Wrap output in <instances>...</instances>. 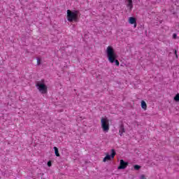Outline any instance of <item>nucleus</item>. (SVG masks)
Here are the masks:
<instances>
[{"mask_svg": "<svg viewBox=\"0 0 179 179\" xmlns=\"http://www.w3.org/2000/svg\"><path fill=\"white\" fill-rule=\"evenodd\" d=\"M106 55L108 60L110 64H114L116 65V66H120V62L118 59V55H117V53H115V50H114V48L113 46H108L106 48Z\"/></svg>", "mask_w": 179, "mask_h": 179, "instance_id": "obj_1", "label": "nucleus"}, {"mask_svg": "<svg viewBox=\"0 0 179 179\" xmlns=\"http://www.w3.org/2000/svg\"><path fill=\"white\" fill-rule=\"evenodd\" d=\"M79 12L78 10H67V20L68 22H78Z\"/></svg>", "mask_w": 179, "mask_h": 179, "instance_id": "obj_2", "label": "nucleus"}, {"mask_svg": "<svg viewBox=\"0 0 179 179\" xmlns=\"http://www.w3.org/2000/svg\"><path fill=\"white\" fill-rule=\"evenodd\" d=\"M36 86L39 90L40 93L42 94H45L47 93V85L44 83V80H42L41 81H37L36 83Z\"/></svg>", "mask_w": 179, "mask_h": 179, "instance_id": "obj_3", "label": "nucleus"}, {"mask_svg": "<svg viewBox=\"0 0 179 179\" xmlns=\"http://www.w3.org/2000/svg\"><path fill=\"white\" fill-rule=\"evenodd\" d=\"M101 125L105 134H106V132H108V131H110V122H108V119H107L106 117L102 118L101 120Z\"/></svg>", "mask_w": 179, "mask_h": 179, "instance_id": "obj_4", "label": "nucleus"}, {"mask_svg": "<svg viewBox=\"0 0 179 179\" xmlns=\"http://www.w3.org/2000/svg\"><path fill=\"white\" fill-rule=\"evenodd\" d=\"M115 156V150L114 149L111 150V155L106 154V156L103 158V162H106L108 160H111V159H114Z\"/></svg>", "mask_w": 179, "mask_h": 179, "instance_id": "obj_5", "label": "nucleus"}, {"mask_svg": "<svg viewBox=\"0 0 179 179\" xmlns=\"http://www.w3.org/2000/svg\"><path fill=\"white\" fill-rule=\"evenodd\" d=\"M128 167V162H125L124 159L120 160V165L117 167V170H124Z\"/></svg>", "mask_w": 179, "mask_h": 179, "instance_id": "obj_6", "label": "nucleus"}, {"mask_svg": "<svg viewBox=\"0 0 179 179\" xmlns=\"http://www.w3.org/2000/svg\"><path fill=\"white\" fill-rule=\"evenodd\" d=\"M122 134H125V127H124L123 124H120L119 127V135L122 136Z\"/></svg>", "mask_w": 179, "mask_h": 179, "instance_id": "obj_7", "label": "nucleus"}, {"mask_svg": "<svg viewBox=\"0 0 179 179\" xmlns=\"http://www.w3.org/2000/svg\"><path fill=\"white\" fill-rule=\"evenodd\" d=\"M129 23H130V24H134V27H136V19H135V17H130L129 18Z\"/></svg>", "mask_w": 179, "mask_h": 179, "instance_id": "obj_8", "label": "nucleus"}, {"mask_svg": "<svg viewBox=\"0 0 179 179\" xmlns=\"http://www.w3.org/2000/svg\"><path fill=\"white\" fill-rule=\"evenodd\" d=\"M127 6L129 8V10H131L132 8H134V6L132 5V1H128L127 3Z\"/></svg>", "mask_w": 179, "mask_h": 179, "instance_id": "obj_9", "label": "nucleus"}, {"mask_svg": "<svg viewBox=\"0 0 179 179\" xmlns=\"http://www.w3.org/2000/svg\"><path fill=\"white\" fill-rule=\"evenodd\" d=\"M53 149L55 150V155H56V156L57 157H59V156H61V155H59V152H58V148L54 147Z\"/></svg>", "mask_w": 179, "mask_h": 179, "instance_id": "obj_10", "label": "nucleus"}, {"mask_svg": "<svg viewBox=\"0 0 179 179\" xmlns=\"http://www.w3.org/2000/svg\"><path fill=\"white\" fill-rule=\"evenodd\" d=\"M141 107L143 108V110H146L148 106L146 105V102H145V101H141Z\"/></svg>", "mask_w": 179, "mask_h": 179, "instance_id": "obj_11", "label": "nucleus"}, {"mask_svg": "<svg viewBox=\"0 0 179 179\" xmlns=\"http://www.w3.org/2000/svg\"><path fill=\"white\" fill-rule=\"evenodd\" d=\"M175 101H179V94H177L174 97Z\"/></svg>", "mask_w": 179, "mask_h": 179, "instance_id": "obj_12", "label": "nucleus"}, {"mask_svg": "<svg viewBox=\"0 0 179 179\" xmlns=\"http://www.w3.org/2000/svg\"><path fill=\"white\" fill-rule=\"evenodd\" d=\"M36 61H37V65H40L41 64V59L37 58Z\"/></svg>", "mask_w": 179, "mask_h": 179, "instance_id": "obj_13", "label": "nucleus"}, {"mask_svg": "<svg viewBox=\"0 0 179 179\" xmlns=\"http://www.w3.org/2000/svg\"><path fill=\"white\" fill-rule=\"evenodd\" d=\"M141 169V166L139 165H134V170H139Z\"/></svg>", "mask_w": 179, "mask_h": 179, "instance_id": "obj_14", "label": "nucleus"}, {"mask_svg": "<svg viewBox=\"0 0 179 179\" xmlns=\"http://www.w3.org/2000/svg\"><path fill=\"white\" fill-rule=\"evenodd\" d=\"M173 38H177V34H173Z\"/></svg>", "mask_w": 179, "mask_h": 179, "instance_id": "obj_15", "label": "nucleus"}, {"mask_svg": "<svg viewBox=\"0 0 179 179\" xmlns=\"http://www.w3.org/2000/svg\"><path fill=\"white\" fill-rule=\"evenodd\" d=\"M48 167H51V162H48Z\"/></svg>", "mask_w": 179, "mask_h": 179, "instance_id": "obj_16", "label": "nucleus"}, {"mask_svg": "<svg viewBox=\"0 0 179 179\" xmlns=\"http://www.w3.org/2000/svg\"><path fill=\"white\" fill-rule=\"evenodd\" d=\"M141 179H145V175H142V176H141Z\"/></svg>", "mask_w": 179, "mask_h": 179, "instance_id": "obj_17", "label": "nucleus"}, {"mask_svg": "<svg viewBox=\"0 0 179 179\" xmlns=\"http://www.w3.org/2000/svg\"><path fill=\"white\" fill-rule=\"evenodd\" d=\"M175 55H176V58H178V56H177V50H175Z\"/></svg>", "mask_w": 179, "mask_h": 179, "instance_id": "obj_18", "label": "nucleus"}, {"mask_svg": "<svg viewBox=\"0 0 179 179\" xmlns=\"http://www.w3.org/2000/svg\"><path fill=\"white\" fill-rule=\"evenodd\" d=\"M126 1H132V0H126Z\"/></svg>", "mask_w": 179, "mask_h": 179, "instance_id": "obj_19", "label": "nucleus"}]
</instances>
